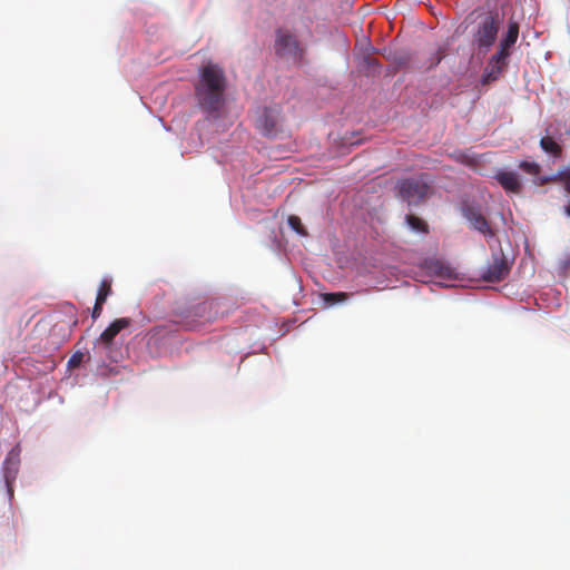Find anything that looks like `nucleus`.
<instances>
[{
	"label": "nucleus",
	"instance_id": "obj_1",
	"mask_svg": "<svg viewBox=\"0 0 570 570\" xmlns=\"http://www.w3.org/2000/svg\"><path fill=\"white\" fill-rule=\"evenodd\" d=\"M226 88L224 70L215 63L204 66L195 86V97L199 108L212 118H219L226 102Z\"/></svg>",
	"mask_w": 570,
	"mask_h": 570
},
{
	"label": "nucleus",
	"instance_id": "obj_2",
	"mask_svg": "<svg viewBox=\"0 0 570 570\" xmlns=\"http://www.w3.org/2000/svg\"><path fill=\"white\" fill-rule=\"evenodd\" d=\"M502 24L499 12L490 11L479 17L472 35V46L478 56H485L497 41Z\"/></svg>",
	"mask_w": 570,
	"mask_h": 570
},
{
	"label": "nucleus",
	"instance_id": "obj_3",
	"mask_svg": "<svg viewBox=\"0 0 570 570\" xmlns=\"http://www.w3.org/2000/svg\"><path fill=\"white\" fill-rule=\"evenodd\" d=\"M519 37V24L515 21H509L507 31L500 40L497 52L490 58L484 73V81L497 80L501 72L508 66V58L511 55V48L515 45Z\"/></svg>",
	"mask_w": 570,
	"mask_h": 570
},
{
	"label": "nucleus",
	"instance_id": "obj_4",
	"mask_svg": "<svg viewBox=\"0 0 570 570\" xmlns=\"http://www.w3.org/2000/svg\"><path fill=\"white\" fill-rule=\"evenodd\" d=\"M275 55L294 65H301L304 60L305 49L297 38L287 29H277L274 42Z\"/></svg>",
	"mask_w": 570,
	"mask_h": 570
},
{
	"label": "nucleus",
	"instance_id": "obj_5",
	"mask_svg": "<svg viewBox=\"0 0 570 570\" xmlns=\"http://www.w3.org/2000/svg\"><path fill=\"white\" fill-rule=\"evenodd\" d=\"M430 193V186L417 178H406L397 183V194L400 198L410 206L417 205L424 200Z\"/></svg>",
	"mask_w": 570,
	"mask_h": 570
},
{
	"label": "nucleus",
	"instance_id": "obj_6",
	"mask_svg": "<svg viewBox=\"0 0 570 570\" xmlns=\"http://www.w3.org/2000/svg\"><path fill=\"white\" fill-rule=\"evenodd\" d=\"M20 454L21 448L19 444H17L9 451L2 464V474L7 487V492L10 499L13 497V484L18 478L20 470Z\"/></svg>",
	"mask_w": 570,
	"mask_h": 570
},
{
	"label": "nucleus",
	"instance_id": "obj_7",
	"mask_svg": "<svg viewBox=\"0 0 570 570\" xmlns=\"http://www.w3.org/2000/svg\"><path fill=\"white\" fill-rule=\"evenodd\" d=\"M281 124V107L275 105L265 107L256 119L257 129L265 136L277 134Z\"/></svg>",
	"mask_w": 570,
	"mask_h": 570
},
{
	"label": "nucleus",
	"instance_id": "obj_8",
	"mask_svg": "<svg viewBox=\"0 0 570 570\" xmlns=\"http://www.w3.org/2000/svg\"><path fill=\"white\" fill-rule=\"evenodd\" d=\"M510 272V265L504 257V255L501 254H494L492 256V263L487 267L484 273L482 274V278L485 282H500L504 279Z\"/></svg>",
	"mask_w": 570,
	"mask_h": 570
},
{
	"label": "nucleus",
	"instance_id": "obj_9",
	"mask_svg": "<svg viewBox=\"0 0 570 570\" xmlns=\"http://www.w3.org/2000/svg\"><path fill=\"white\" fill-rule=\"evenodd\" d=\"M465 217L472 227L485 237L492 238L495 236V232L490 227L487 218L478 209L469 207L465 212Z\"/></svg>",
	"mask_w": 570,
	"mask_h": 570
},
{
	"label": "nucleus",
	"instance_id": "obj_10",
	"mask_svg": "<svg viewBox=\"0 0 570 570\" xmlns=\"http://www.w3.org/2000/svg\"><path fill=\"white\" fill-rule=\"evenodd\" d=\"M130 325V320L122 317L115 320L99 336L98 342L106 348L112 345L114 338L117 334Z\"/></svg>",
	"mask_w": 570,
	"mask_h": 570
},
{
	"label": "nucleus",
	"instance_id": "obj_11",
	"mask_svg": "<svg viewBox=\"0 0 570 570\" xmlns=\"http://www.w3.org/2000/svg\"><path fill=\"white\" fill-rule=\"evenodd\" d=\"M495 179L508 193L519 194L521 191V183L519 176L513 171H499Z\"/></svg>",
	"mask_w": 570,
	"mask_h": 570
},
{
	"label": "nucleus",
	"instance_id": "obj_12",
	"mask_svg": "<svg viewBox=\"0 0 570 570\" xmlns=\"http://www.w3.org/2000/svg\"><path fill=\"white\" fill-rule=\"evenodd\" d=\"M540 147L547 153L558 158L562 155L561 146L550 136L540 139Z\"/></svg>",
	"mask_w": 570,
	"mask_h": 570
},
{
	"label": "nucleus",
	"instance_id": "obj_13",
	"mask_svg": "<svg viewBox=\"0 0 570 570\" xmlns=\"http://www.w3.org/2000/svg\"><path fill=\"white\" fill-rule=\"evenodd\" d=\"M406 223L413 230L424 233V234H426L429 232L428 224L423 219H421L420 217H417L415 215H407Z\"/></svg>",
	"mask_w": 570,
	"mask_h": 570
},
{
	"label": "nucleus",
	"instance_id": "obj_14",
	"mask_svg": "<svg viewBox=\"0 0 570 570\" xmlns=\"http://www.w3.org/2000/svg\"><path fill=\"white\" fill-rule=\"evenodd\" d=\"M110 294H111V281L104 278L100 282L96 301H98L99 303H105L107 301V297Z\"/></svg>",
	"mask_w": 570,
	"mask_h": 570
},
{
	"label": "nucleus",
	"instance_id": "obj_15",
	"mask_svg": "<svg viewBox=\"0 0 570 570\" xmlns=\"http://www.w3.org/2000/svg\"><path fill=\"white\" fill-rule=\"evenodd\" d=\"M323 301L328 305L343 303L348 298V294L344 292L325 293L322 295Z\"/></svg>",
	"mask_w": 570,
	"mask_h": 570
},
{
	"label": "nucleus",
	"instance_id": "obj_16",
	"mask_svg": "<svg viewBox=\"0 0 570 570\" xmlns=\"http://www.w3.org/2000/svg\"><path fill=\"white\" fill-rule=\"evenodd\" d=\"M287 223H288L289 227L298 235H301V236L307 235V232L304 228L302 220L298 216H296V215L288 216Z\"/></svg>",
	"mask_w": 570,
	"mask_h": 570
},
{
	"label": "nucleus",
	"instance_id": "obj_17",
	"mask_svg": "<svg viewBox=\"0 0 570 570\" xmlns=\"http://www.w3.org/2000/svg\"><path fill=\"white\" fill-rule=\"evenodd\" d=\"M519 168L532 176L540 173V166L534 161H521Z\"/></svg>",
	"mask_w": 570,
	"mask_h": 570
},
{
	"label": "nucleus",
	"instance_id": "obj_18",
	"mask_svg": "<svg viewBox=\"0 0 570 570\" xmlns=\"http://www.w3.org/2000/svg\"><path fill=\"white\" fill-rule=\"evenodd\" d=\"M83 360V354L81 352L73 353L70 358L68 360V367L69 368H77Z\"/></svg>",
	"mask_w": 570,
	"mask_h": 570
},
{
	"label": "nucleus",
	"instance_id": "obj_19",
	"mask_svg": "<svg viewBox=\"0 0 570 570\" xmlns=\"http://www.w3.org/2000/svg\"><path fill=\"white\" fill-rule=\"evenodd\" d=\"M559 178L564 183V188L570 194V167L559 171Z\"/></svg>",
	"mask_w": 570,
	"mask_h": 570
},
{
	"label": "nucleus",
	"instance_id": "obj_20",
	"mask_svg": "<svg viewBox=\"0 0 570 570\" xmlns=\"http://www.w3.org/2000/svg\"><path fill=\"white\" fill-rule=\"evenodd\" d=\"M104 304L105 303H99L98 301H96L95 306L92 308V313H91V316L94 320H97L100 316V314L102 312Z\"/></svg>",
	"mask_w": 570,
	"mask_h": 570
},
{
	"label": "nucleus",
	"instance_id": "obj_21",
	"mask_svg": "<svg viewBox=\"0 0 570 570\" xmlns=\"http://www.w3.org/2000/svg\"><path fill=\"white\" fill-rule=\"evenodd\" d=\"M435 266L438 267L435 271L438 272L439 275L443 276L444 275V271L446 268H444L439 262L435 263Z\"/></svg>",
	"mask_w": 570,
	"mask_h": 570
},
{
	"label": "nucleus",
	"instance_id": "obj_22",
	"mask_svg": "<svg viewBox=\"0 0 570 570\" xmlns=\"http://www.w3.org/2000/svg\"><path fill=\"white\" fill-rule=\"evenodd\" d=\"M564 212L568 216H570V205L564 207Z\"/></svg>",
	"mask_w": 570,
	"mask_h": 570
},
{
	"label": "nucleus",
	"instance_id": "obj_23",
	"mask_svg": "<svg viewBox=\"0 0 570 570\" xmlns=\"http://www.w3.org/2000/svg\"><path fill=\"white\" fill-rule=\"evenodd\" d=\"M441 61V57L438 58L435 65H438Z\"/></svg>",
	"mask_w": 570,
	"mask_h": 570
}]
</instances>
